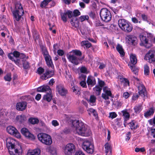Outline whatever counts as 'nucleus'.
<instances>
[{"mask_svg": "<svg viewBox=\"0 0 155 155\" xmlns=\"http://www.w3.org/2000/svg\"><path fill=\"white\" fill-rule=\"evenodd\" d=\"M72 127L76 133L83 136H88L91 134V131L85 127L84 124L79 120H75L72 122Z\"/></svg>", "mask_w": 155, "mask_h": 155, "instance_id": "f257e3e1", "label": "nucleus"}, {"mask_svg": "<svg viewBox=\"0 0 155 155\" xmlns=\"http://www.w3.org/2000/svg\"><path fill=\"white\" fill-rule=\"evenodd\" d=\"M6 146L9 150V153L11 155H21V150H18L15 149V140L12 138L8 137L6 139Z\"/></svg>", "mask_w": 155, "mask_h": 155, "instance_id": "f03ea898", "label": "nucleus"}, {"mask_svg": "<svg viewBox=\"0 0 155 155\" xmlns=\"http://www.w3.org/2000/svg\"><path fill=\"white\" fill-rule=\"evenodd\" d=\"M8 58L12 61H14L17 65L21 64V60L18 58L23 59L25 58V54L22 53H20L17 51H14L13 53L8 54Z\"/></svg>", "mask_w": 155, "mask_h": 155, "instance_id": "7ed1b4c3", "label": "nucleus"}, {"mask_svg": "<svg viewBox=\"0 0 155 155\" xmlns=\"http://www.w3.org/2000/svg\"><path fill=\"white\" fill-rule=\"evenodd\" d=\"M153 37V35L150 33H147L146 35H140V39L141 42L140 45L143 46L146 48H149L152 46L150 39Z\"/></svg>", "mask_w": 155, "mask_h": 155, "instance_id": "20e7f679", "label": "nucleus"}, {"mask_svg": "<svg viewBox=\"0 0 155 155\" xmlns=\"http://www.w3.org/2000/svg\"><path fill=\"white\" fill-rule=\"evenodd\" d=\"M118 24L121 29L125 32H130L132 30V24L124 19H120L118 21Z\"/></svg>", "mask_w": 155, "mask_h": 155, "instance_id": "39448f33", "label": "nucleus"}, {"mask_svg": "<svg viewBox=\"0 0 155 155\" xmlns=\"http://www.w3.org/2000/svg\"><path fill=\"white\" fill-rule=\"evenodd\" d=\"M47 91H48V92L44 95L43 99L48 102H50L52 99V97L51 90L50 87L48 85H43L38 87L37 89V91L38 92H45Z\"/></svg>", "mask_w": 155, "mask_h": 155, "instance_id": "423d86ee", "label": "nucleus"}, {"mask_svg": "<svg viewBox=\"0 0 155 155\" xmlns=\"http://www.w3.org/2000/svg\"><path fill=\"white\" fill-rule=\"evenodd\" d=\"M15 10L13 11L12 13L15 19L18 21L24 14V11L20 3H16L15 5Z\"/></svg>", "mask_w": 155, "mask_h": 155, "instance_id": "0eeeda50", "label": "nucleus"}, {"mask_svg": "<svg viewBox=\"0 0 155 155\" xmlns=\"http://www.w3.org/2000/svg\"><path fill=\"white\" fill-rule=\"evenodd\" d=\"M101 18L104 21L108 22L111 18L112 15L110 11L106 8H103L100 12Z\"/></svg>", "mask_w": 155, "mask_h": 155, "instance_id": "6e6552de", "label": "nucleus"}, {"mask_svg": "<svg viewBox=\"0 0 155 155\" xmlns=\"http://www.w3.org/2000/svg\"><path fill=\"white\" fill-rule=\"evenodd\" d=\"M38 137L39 141L46 145H50L52 143L51 137L46 134L39 133L38 135Z\"/></svg>", "mask_w": 155, "mask_h": 155, "instance_id": "1a4fd4ad", "label": "nucleus"}, {"mask_svg": "<svg viewBox=\"0 0 155 155\" xmlns=\"http://www.w3.org/2000/svg\"><path fill=\"white\" fill-rule=\"evenodd\" d=\"M82 147L88 153L91 154L94 152V145L92 143L88 140H85L83 142Z\"/></svg>", "mask_w": 155, "mask_h": 155, "instance_id": "9d476101", "label": "nucleus"}, {"mask_svg": "<svg viewBox=\"0 0 155 155\" xmlns=\"http://www.w3.org/2000/svg\"><path fill=\"white\" fill-rule=\"evenodd\" d=\"M75 150V147L72 143L67 144L64 148V153L66 155H72Z\"/></svg>", "mask_w": 155, "mask_h": 155, "instance_id": "9b49d317", "label": "nucleus"}, {"mask_svg": "<svg viewBox=\"0 0 155 155\" xmlns=\"http://www.w3.org/2000/svg\"><path fill=\"white\" fill-rule=\"evenodd\" d=\"M7 130L9 134L14 135L17 138H20L21 137L20 133L15 127L13 126H9L7 127Z\"/></svg>", "mask_w": 155, "mask_h": 155, "instance_id": "f8f14e48", "label": "nucleus"}, {"mask_svg": "<svg viewBox=\"0 0 155 155\" xmlns=\"http://www.w3.org/2000/svg\"><path fill=\"white\" fill-rule=\"evenodd\" d=\"M144 59L147 60L150 63L154 62L155 61V52L149 51L145 55Z\"/></svg>", "mask_w": 155, "mask_h": 155, "instance_id": "ddd939ff", "label": "nucleus"}, {"mask_svg": "<svg viewBox=\"0 0 155 155\" xmlns=\"http://www.w3.org/2000/svg\"><path fill=\"white\" fill-rule=\"evenodd\" d=\"M137 39L136 37L133 35H128L126 37L127 43L129 44L135 45L137 44Z\"/></svg>", "mask_w": 155, "mask_h": 155, "instance_id": "4468645a", "label": "nucleus"}, {"mask_svg": "<svg viewBox=\"0 0 155 155\" xmlns=\"http://www.w3.org/2000/svg\"><path fill=\"white\" fill-rule=\"evenodd\" d=\"M56 90L59 94L62 96H66L68 93V90L63 85L61 84L57 85Z\"/></svg>", "mask_w": 155, "mask_h": 155, "instance_id": "2eb2a0df", "label": "nucleus"}, {"mask_svg": "<svg viewBox=\"0 0 155 155\" xmlns=\"http://www.w3.org/2000/svg\"><path fill=\"white\" fill-rule=\"evenodd\" d=\"M84 58H78L71 54H69L68 56V58L69 61L76 65H78L79 64V61L82 60Z\"/></svg>", "mask_w": 155, "mask_h": 155, "instance_id": "dca6fc26", "label": "nucleus"}, {"mask_svg": "<svg viewBox=\"0 0 155 155\" xmlns=\"http://www.w3.org/2000/svg\"><path fill=\"white\" fill-rule=\"evenodd\" d=\"M104 93L102 94V97L105 100H107L109 99V97H113L112 95L111 91L107 89V87H105L103 88Z\"/></svg>", "mask_w": 155, "mask_h": 155, "instance_id": "f3484780", "label": "nucleus"}, {"mask_svg": "<svg viewBox=\"0 0 155 155\" xmlns=\"http://www.w3.org/2000/svg\"><path fill=\"white\" fill-rule=\"evenodd\" d=\"M21 132L26 137L31 140H33L35 138L34 135L30 133L28 129L25 128H22L21 130Z\"/></svg>", "mask_w": 155, "mask_h": 155, "instance_id": "a211bd4d", "label": "nucleus"}, {"mask_svg": "<svg viewBox=\"0 0 155 155\" xmlns=\"http://www.w3.org/2000/svg\"><path fill=\"white\" fill-rule=\"evenodd\" d=\"M54 74V72L53 70H50L48 69H47L45 71V72L41 76V78L45 80L52 77Z\"/></svg>", "mask_w": 155, "mask_h": 155, "instance_id": "6ab92c4d", "label": "nucleus"}, {"mask_svg": "<svg viewBox=\"0 0 155 155\" xmlns=\"http://www.w3.org/2000/svg\"><path fill=\"white\" fill-rule=\"evenodd\" d=\"M27 105V103L25 102H19L16 105V109L19 111H23L25 110Z\"/></svg>", "mask_w": 155, "mask_h": 155, "instance_id": "aec40b11", "label": "nucleus"}, {"mask_svg": "<svg viewBox=\"0 0 155 155\" xmlns=\"http://www.w3.org/2000/svg\"><path fill=\"white\" fill-rule=\"evenodd\" d=\"M87 85L93 87L96 84V81L95 78L91 76H89L87 78Z\"/></svg>", "mask_w": 155, "mask_h": 155, "instance_id": "412c9836", "label": "nucleus"}, {"mask_svg": "<svg viewBox=\"0 0 155 155\" xmlns=\"http://www.w3.org/2000/svg\"><path fill=\"white\" fill-rule=\"evenodd\" d=\"M72 25L75 28H78L79 26V19L76 17H73L70 21Z\"/></svg>", "mask_w": 155, "mask_h": 155, "instance_id": "4be33fe9", "label": "nucleus"}, {"mask_svg": "<svg viewBox=\"0 0 155 155\" xmlns=\"http://www.w3.org/2000/svg\"><path fill=\"white\" fill-rule=\"evenodd\" d=\"M41 152L40 149L36 148L33 150H28L27 155H39Z\"/></svg>", "mask_w": 155, "mask_h": 155, "instance_id": "5701e85b", "label": "nucleus"}, {"mask_svg": "<svg viewBox=\"0 0 155 155\" xmlns=\"http://www.w3.org/2000/svg\"><path fill=\"white\" fill-rule=\"evenodd\" d=\"M44 58L46 63L48 66L49 68L51 67V68L53 69L54 68V66L52 63L51 57L50 56L49 57L48 56Z\"/></svg>", "mask_w": 155, "mask_h": 155, "instance_id": "b1692460", "label": "nucleus"}, {"mask_svg": "<svg viewBox=\"0 0 155 155\" xmlns=\"http://www.w3.org/2000/svg\"><path fill=\"white\" fill-rule=\"evenodd\" d=\"M155 109L153 107H150L149 110L146 112L144 114V116L146 117L152 115L154 113Z\"/></svg>", "mask_w": 155, "mask_h": 155, "instance_id": "393cba45", "label": "nucleus"}, {"mask_svg": "<svg viewBox=\"0 0 155 155\" xmlns=\"http://www.w3.org/2000/svg\"><path fill=\"white\" fill-rule=\"evenodd\" d=\"M16 120L18 122L22 124L26 120V118L25 115H21L17 116L16 117Z\"/></svg>", "mask_w": 155, "mask_h": 155, "instance_id": "a878e982", "label": "nucleus"}, {"mask_svg": "<svg viewBox=\"0 0 155 155\" xmlns=\"http://www.w3.org/2000/svg\"><path fill=\"white\" fill-rule=\"evenodd\" d=\"M116 49L121 56H124V55L125 53L121 45L118 44L116 47Z\"/></svg>", "mask_w": 155, "mask_h": 155, "instance_id": "bb28decb", "label": "nucleus"}, {"mask_svg": "<svg viewBox=\"0 0 155 155\" xmlns=\"http://www.w3.org/2000/svg\"><path fill=\"white\" fill-rule=\"evenodd\" d=\"M102 88L99 86L97 85L93 89L94 92L97 95H99L101 94Z\"/></svg>", "mask_w": 155, "mask_h": 155, "instance_id": "cd10ccee", "label": "nucleus"}, {"mask_svg": "<svg viewBox=\"0 0 155 155\" xmlns=\"http://www.w3.org/2000/svg\"><path fill=\"white\" fill-rule=\"evenodd\" d=\"M28 122L34 125L38 124L39 121L37 118L31 117L28 119Z\"/></svg>", "mask_w": 155, "mask_h": 155, "instance_id": "c85d7f7f", "label": "nucleus"}, {"mask_svg": "<svg viewBox=\"0 0 155 155\" xmlns=\"http://www.w3.org/2000/svg\"><path fill=\"white\" fill-rule=\"evenodd\" d=\"M52 0H44L42 1L40 4V6L41 8H46L47 6L48 5L49 2Z\"/></svg>", "mask_w": 155, "mask_h": 155, "instance_id": "c756f323", "label": "nucleus"}, {"mask_svg": "<svg viewBox=\"0 0 155 155\" xmlns=\"http://www.w3.org/2000/svg\"><path fill=\"white\" fill-rule=\"evenodd\" d=\"M42 54L43 55L44 58L48 56L49 57L50 56L46 48L44 46H42L41 47Z\"/></svg>", "mask_w": 155, "mask_h": 155, "instance_id": "7c9ffc66", "label": "nucleus"}, {"mask_svg": "<svg viewBox=\"0 0 155 155\" xmlns=\"http://www.w3.org/2000/svg\"><path fill=\"white\" fill-rule=\"evenodd\" d=\"M136 16L138 18H139L141 16L143 20L144 21H147V16L146 15H145L144 14H141L140 13H136Z\"/></svg>", "mask_w": 155, "mask_h": 155, "instance_id": "2f4dec72", "label": "nucleus"}, {"mask_svg": "<svg viewBox=\"0 0 155 155\" xmlns=\"http://www.w3.org/2000/svg\"><path fill=\"white\" fill-rule=\"evenodd\" d=\"M130 61L133 65L136 64L137 63V59L135 55L132 54L130 57Z\"/></svg>", "mask_w": 155, "mask_h": 155, "instance_id": "473e14b6", "label": "nucleus"}, {"mask_svg": "<svg viewBox=\"0 0 155 155\" xmlns=\"http://www.w3.org/2000/svg\"><path fill=\"white\" fill-rule=\"evenodd\" d=\"M105 152L106 154L110 152V153L111 152V149L110 145L108 143H106L105 145Z\"/></svg>", "mask_w": 155, "mask_h": 155, "instance_id": "72a5a7b5", "label": "nucleus"}, {"mask_svg": "<svg viewBox=\"0 0 155 155\" xmlns=\"http://www.w3.org/2000/svg\"><path fill=\"white\" fill-rule=\"evenodd\" d=\"M70 53H72L71 55H76L77 56H81L82 54L81 52L79 50H73L71 51Z\"/></svg>", "mask_w": 155, "mask_h": 155, "instance_id": "f704fd0d", "label": "nucleus"}, {"mask_svg": "<svg viewBox=\"0 0 155 155\" xmlns=\"http://www.w3.org/2000/svg\"><path fill=\"white\" fill-rule=\"evenodd\" d=\"M73 91L77 94H80V88L77 86H74L72 87Z\"/></svg>", "mask_w": 155, "mask_h": 155, "instance_id": "c9c22d12", "label": "nucleus"}, {"mask_svg": "<svg viewBox=\"0 0 155 155\" xmlns=\"http://www.w3.org/2000/svg\"><path fill=\"white\" fill-rule=\"evenodd\" d=\"M61 19L64 22H66L67 21V15L66 14V12L64 13H61Z\"/></svg>", "mask_w": 155, "mask_h": 155, "instance_id": "e433bc0d", "label": "nucleus"}, {"mask_svg": "<svg viewBox=\"0 0 155 155\" xmlns=\"http://www.w3.org/2000/svg\"><path fill=\"white\" fill-rule=\"evenodd\" d=\"M144 73L146 75H148L150 74L149 68L147 64L144 66Z\"/></svg>", "mask_w": 155, "mask_h": 155, "instance_id": "4c0bfd02", "label": "nucleus"}, {"mask_svg": "<svg viewBox=\"0 0 155 155\" xmlns=\"http://www.w3.org/2000/svg\"><path fill=\"white\" fill-rule=\"evenodd\" d=\"M88 16L87 15H85L81 16L79 18V21L82 22L85 20H88Z\"/></svg>", "mask_w": 155, "mask_h": 155, "instance_id": "58836bf2", "label": "nucleus"}, {"mask_svg": "<svg viewBox=\"0 0 155 155\" xmlns=\"http://www.w3.org/2000/svg\"><path fill=\"white\" fill-rule=\"evenodd\" d=\"M81 43H82L87 48H89L91 46V44L87 41H82Z\"/></svg>", "mask_w": 155, "mask_h": 155, "instance_id": "ea45409f", "label": "nucleus"}, {"mask_svg": "<svg viewBox=\"0 0 155 155\" xmlns=\"http://www.w3.org/2000/svg\"><path fill=\"white\" fill-rule=\"evenodd\" d=\"M130 127L131 130H135L137 127V125H135V123L134 121H132L130 123Z\"/></svg>", "mask_w": 155, "mask_h": 155, "instance_id": "a19ab883", "label": "nucleus"}, {"mask_svg": "<svg viewBox=\"0 0 155 155\" xmlns=\"http://www.w3.org/2000/svg\"><path fill=\"white\" fill-rule=\"evenodd\" d=\"M4 79L6 81H10L11 80V73H8L4 77Z\"/></svg>", "mask_w": 155, "mask_h": 155, "instance_id": "79ce46f5", "label": "nucleus"}, {"mask_svg": "<svg viewBox=\"0 0 155 155\" xmlns=\"http://www.w3.org/2000/svg\"><path fill=\"white\" fill-rule=\"evenodd\" d=\"M23 66L25 69H28L30 67L29 63L26 61H23Z\"/></svg>", "mask_w": 155, "mask_h": 155, "instance_id": "37998d69", "label": "nucleus"}, {"mask_svg": "<svg viewBox=\"0 0 155 155\" xmlns=\"http://www.w3.org/2000/svg\"><path fill=\"white\" fill-rule=\"evenodd\" d=\"M138 91H146L145 88L143 84H140L138 87Z\"/></svg>", "mask_w": 155, "mask_h": 155, "instance_id": "c03bdc74", "label": "nucleus"}, {"mask_svg": "<svg viewBox=\"0 0 155 155\" xmlns=\"http://www.w3.org/2000/svg\"><path fill=\"white\" fill-rule=\"evenodd\" d=\"M135 112L136 113H139L141 110V106L140 105L137 106L134 108Z\"/></svg>", "mask_w": 155, "mask_h": 155, "instance_id": "a18cd8bd", "label": "nucleus"}, {"mask_svg": "<svg viewBox=\"0 0 155 155\" xmlns=\"http://www.w3.org/2000/svg\"><path fill=\"white\" fill-rule=\"evenodd\" d=\"M96 98L94 95H92L90 96L89 100V102L90 103H94L95 102Z\"/></svg>", "mask_w": 155, "mask_h": 155, "instance_id": "49530a36", "label": "nucleus"}, {"mask_svg": "<svg viewBox=\"0 0 155 155\" xmlns=\"http://www.w3.org/2000/svg\"><path fill=\"white\" fill-rule=\"evenodd\" d=\"M119 78L120 79L122 80L121 82H124L126 84H127L129 85V81L126 79L125 78H123L121 76L119 77Z\"/></svg>", "mask_w": 155, "mask_h": 155, "instance_id": "de8ad7c7", "label": "nucleus"}, {"mask_svg": "<svg viewBox=\"0 0 155 155\" xmlns=\"http://www.w3.org/2000/svg\"><path fill=\"white\" fill-rule=\"evenodd\" d=\"M73 14L74 17H76L81 15V12L78 10L76 9L73 11Z\"/></svg>", "mask_w": 155, "mask_h": 155, "instance_id": "09e8293b", "label": "nucleus"}, {"mask_svg": "<svg viewBox=\"0 0 155 155\" xmlns=\"http://www.w3.org/2000/svg\"><path fill=\"white\" fill-rule=\"evenodd\" d=\"M122 112L123 113V115L126 119H128L130 117V115L128 113L127 111H122Z\"/></svg>", "mask_w": 155, "mask_h": 155, "instance_id": "8fccbe9b", "label": "nucleus"}, {"mask_svg": "<svg viewBox=\"0 0 155 155\" xmlns=\"http://www.w3.org/2000/svg\"><path fill=\"white\" fill-rule=\"evenodd\" d=\"M98 83L99 85V86L100 87L102 88V87L104 85L105 83L104 81L100 80L99 78H98Z\"/></svg>", "mask_w": 155, "mask_h": 155, "instance_id": "3c124183", "label": "nucleus"}, {"mask_svg": "<svg viewBox=\"0 0 155 155\" xmlns=\"http://www.w3.org/2000/svg\"><path fill=\"white\" fill-rule=\"evenodd\" d=\"M44 71L45 70L44 68H42V67H40L38 68L37 71L39 74H42L44 72Z\"/></svg>", "mask_w": 155, "mask_h": 155, "instance_id": "603ef678", "label": "nucleus"}, {"mask_svg": "<svg viewBox=\"0 0 155 155\" xmlns=\"http://www.w3.org/2000/svg\"><path fill=\"white\" fill-rule=\"evenodd\" d=\"M66 14L67 15H68V17L69 18H72L73 17H74L73 14H72V12L71 11H69L66 12Z\"/></svg>", "mask_w": 155, "mask_h": 155, "instance_id": "864d4df0", "label": "nucleus"}, {"mask_svg": "<svg viewBox=\"0 0 155 155\" xmlns=\"http://www.w3.org/2000/svg\"><path fill=\"white\" fill-rule=\"evenodd\" d=\"M89 111L91 113L93 114V115L94 116H95V117H97V114L96 111L95 110L92 108H91L89 109Z\"/></svg>", "mask_w": 155, "mask_h": 155, "instance_id": "5fc2aeb1", "label": "nucleus"}, {"mask_svg": "<svg viewBox=\"0 0 155 155\" xmlns=\"http://www.w3.org/2000/svg\"><path fill=\"white\" fill-rule=\"evenodd\" d=\"M135 150L136 152H138L140 151L141 152H143L145 151V149L144 147L141 148H136L135 149Z\"/></svg>", "mask_w": 155, "mask_h": 155, "instance_id": "6e6d98bb", "label": "nucleus"}, {"mask_svg": "<svg viewBox=\"0 0 155 155\" xmlns=\"http://www.w3.org/2000/svg\"><path fill=\"white\" fill-rule=\"evenodd\" d=\"M117 116V115L116 113L114 112H113L110 113L109 117L112 119L116 117Z\"/></svg>", "mask_w": 155, "mask_h": 155, "instance_id": "4d7b16f0", "label": "nucleus"}, {"mask_svg": "<svg viewBox=\"0 0 155 155\" xmlns=\"http://www.w3.org/2000/svg\"><path fill=\"white\" fill-rule=\"evenodd\" d=\"M80 71L82 73H87V68L85 67H82L80 69Z\"/></svg>", "mask_w": 155, "mask_h": 155, "instance_id": "13d9d810", "label": "nucleus"}, {"mask_svg": "<svg viewBox=\"0 0 155 155\" xmlns=\"http://www.w3.org/2000/svg\"><path fill=\"white\" fill-rule=\"evenodd\" d=\"M52 125L54 127L58 126L59 125V124L56 120H53L51 121Z\"/></svg>", "mask_w": 155, "mask_h": 155, "instance_id": "bf43d9fd", "label": "nucleus"}, {"mask_svg": "<svg viewBox=\"0 0 155 155\" xmlns=\"http://www.w3.org/2000/svg\"><path fill=\"white\" fill-rule=\"evenodd\" d=\"M103 25L99 20H97L96 21L95 25L96 27H99L102 26Z\"/></svg>", "mask_w": 155, "mask_h": 155, "instance_id": "052dcab7", "label": "nucleus"}, {"mask_svg": "<svg viewBox=\"0 0 155 155\" xmlns=\"http://www.w3.org/2000/svg\"><path fill=\"white\" fill-rule=\"evenodd\" d=\"M131 20L133 23L135 24L137 23L138 22L137 18L135 17H132L131 18Z\"/></svg>", "mask_w": 155, "mask_h": 155, "instance_id": "680f3d73", "label": "nucleus"}, {"mask_svg": "<svg viewBox=\"0 0 155 155\" xmlns=\"http://www.w3.org/2000/svg\"><path fill=\"white\" fill-rule=\"evenodd\" d=\"M138 93L142 97H144L146 95V91H138Z\"/></svg>", "mask_w": 155, "mask_h": 155, "instance_id": "e2e57ef3", "label": "nucleus"}, {"mask_svg": "<svg viewBox=\"0 0 155 155\" xmlns=\"http://www.w3.org/2000/svg\"><path fill=\"white\" fill-rule=\"evenodd\" d=\"M80 84L83 87H86V84L85 81H82L80 83Z\"/></svg>", "mask_w": 155, "mask_h": 155, "instance_id": "0e129e2a", "label": "nucleus"}, {"mask_svg": "<svg viewBox=\"0 0 155 155\" xmlns=\"http://www.w3.org/2000/svg\"><path fill=\"white\" fill-rule=\"evenodd\" d=\"M57 53L60 55L62 56L64 54V51L63 50L59 49L58 50Z\"/></svg>", "mask_w": 155, "mask_h": 155, "instance_id": "69168bd1", "label": "nucleus"}, {"mask_svg": "<svg viewBox=\"0 0 155 155\" xmlns=\"http://www.w3.org/2000/svg\"><path fill=\"white\" fill-rule=\"evenodd\" d=\"M80 78L81 79L83 80V81H85L86 78V76L85 74H81L80 76Z\"/></svg>", "mask_w": 155, "mask_h": 155, "instance_id": "338daca9", "label": "nucleus"}, {"mask_svg": "<svg viewBox=\"0 0 155 155\" xmlns=\"http://www.w3.org/2000/svg\"><path fill=\"white\" fill-rule=\"evenodd\" d=\"M75 155H85V154L82 151H78L76 152Z\"/></svg>", "mask_w": 155, "mask_h": 155, "instance_id": "774afa93", "label": "nucleus"}]
</instances>
